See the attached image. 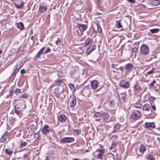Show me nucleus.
<instances>
[{
  "mask_svg": "<svg viewBox=\"0 0 160 160\" xmlns=\"http://www.w3.org/2000/svg\"><path fill=\"white\" fill-rule=\"evenodd\" d=\"M9 134V132L8 131H6L3 135V137L7 139L8 138Z\"/></svg>",
  "mask_w": 160,
  "mask_h": 160,
  "instance_id": "nucleus-45",
  "label": "nucleus"
},
{
  "mask_svg": "<svg viewBox=\"0 0 160 160\" xmlns=\"http://www.w3.org/2000/svg\"><path fill=\"white\" fill-rule=\"evenodd\" d=\"M105 160H115L114 155L111 154V156H108L105 158Z\"/></svg>",
  "mask_w": 160,
  "mask_h": 160,
  "instance_id": "nucleus-27",
  "label": "nucleus"
},
{
  "mask_svg": "<svg viewBox=\"0 0 160 160\" xmlns=\"http://www.w3.org/2000/svg\"><path fill=\"white\" fill-rule=\"evenodd\" d=\"M116 27L118 28H120L122 27V25L120 21H118L116 23Z\"/></svg>",
  "mask_w": 160,
  "mask_h": 160,
  "instance_id": "nucleus-41",
  "label": "nucleus"
},
{
  "mask_svg": "<svg viewBox=\"0 0 160 160\" xmlns=\"http://www.w3.org/2000/svg\"><path fill=\"white\" fill-rule=\"evenodd\" d=\"M134 106L137 108H140L142 107V104L139 103H137L134 104Z\"/></svg>",
  "mask_w": 160,
  "mask_h": 160,
  "instance_id": "nucleus-39",
  "label": "nucleus"
},
{
  "mask_svg": "<svg viewBox=\"0 0 160 160\" xmlns=\"http://www.w3.org/2000/svg\"><path fill=\"white\" fill-rule=\"evenodd\" d=\"M156 82V81L154 80L148 85L150 86V88H154V84Z\"/></svg>",
  "mask_w": 160,
  "mask_h": 160,
  "instance_id": "nucleus-38",
  "label": "nucleus"
},
{
  "mask_svg": "<svg viewBox=\"0 0 160 160\" xmlns=\"http://www.w3.org/2000/svg\"><path fill=\"white\" fill-rule=\"evenodd\" d=\"M96 48V47L95 45H92L89 47L87 49V53L88 55L90 53L95 50Z\"/></svg>",
  "mask_w": 160,
  "mask_h": 160,
  "instance_id": "nucleus-14",
  "label": "nucleus"
},
{
  "mask_svg": "<svg viewBox=\"0 0 160 160\" xmlns=\"http://www.w3.org/2000/svg\"><path fill=\"white\" fill-rule=\"evenodd\" d=\"M92 41V40L89 38H87L86 39L84 43V46H87L91 41Z\"/></svg>",
  "mask_w": 160,
  "mask_h": 160,
  "instance_id": "nucleus-37",
  "label": "nucleus"
},
{
  "mask_svg": "<svg viewBox=\"0 0 160 160\" xmlns=\"http://www.w3.org/2000/svg\"><path fill=\"white\" fill-rule=\"evenodd\" d=\"M149 48L146 45L142 44L141 45L140 49L141 54L143 55H147L149 52Z\"/></svg>",
  "mask_w": 160,
  "mask_h": 160,
  "instance_id": "nucleus-4",
  "label": "nucleus"
},
{
  "mask_svg": "<svg viewBox=\"0 0 160 160\" xmlns=\"http://www.w3.org/2000/svg\"><path fill=\"white\" fill-rule=\"evenodd\" d=\"M152 109L154 111L156 110V107L155 105H153L152 106Z\"/></svg>",
  "mask_w": 160,
  "mask_h": 160,
  "instance_id": "nucleus-59",
  "label": "nucleus"
},
{
  "mask_svg": "<svg viewBox=\"0 0 160 160\" xmlns=\"http://www.w3.org/2000/svg\"><path fill=\"white\" fill-rule=\"evenodd\" d=\"M138 47H135L134 48H133L132 50V51L133 52H136L138 50Z\"/></svg>",
  "mask_w": 160,
  "mask_h": 160,
  "instance_id": "nucleus-49",
  "label": "nucleus"
},
{
  "mask_svg": "<svg viewBox=\"0 0 160 160\" xmlns=\"http://www.w3.org/2000/svg\"><path fill=\"white\" fill-rule=\"evenodd\" d=\"M139 151L141 153L143 154L144 152L146 151V148L142 144H141L139 148Z\"/></svg>",
  "mask_w": 160,
  "mask_h": 160,
  "instance_id": "nucleus-26",
  "label": "nucleus"
},
{
  "mask_svg": "<svg viewBox=\"0 0 160 160\" xmlns=\"http://www.w3.org/2000/svg\"><path fill=\"white\" fill-rule=\"evenodd\" d=\"M67 119L66 116L64 115H61L58 118V120L61 122H63Z\"/></svg>",
  "mask_w": 160,
  "mask_h": 160,
  "instance_id": "nucleus-21",
  "label": "nucleus"
},
{
  "mask_svg": "<svg viewBox=\"0 0 160 160\" xmlns=\"http://www.w3.org/2000/svg\"><path fill=\"white\" fill-rule=\"evenodd\" d=\"M102 111L100 112H97L95 113L94 116L97 118H99L102 117Z\"/></svg>",
  "mask_w": 160,
  "mask_h": 160,
  "instance_id": "nucleus-30",
  "label": "nucleus"
},
{
  "mask_svg": "<svg viewBox=\"0 0 160 160\" xmlns=\"http://www.w3.org/2000/svg\"><path fill=\"white\" fill-rule=\"evenodd\" d=\"M75 91V89L74 85L71 84V91L73 93Z\"/></svg>",
  "mask_w": 160,
  "mask_h": 160,
  "instance_id": "nucleus-43",
  "label": "nucleus"
},
{
  "mask_svg": "<svg viewBox=\"0 0 160 160\" xmlns=\"http://www.w3.org/2000/svg\"><path fill=\"white\" fill-rule=\"evenodd\" d=\"M151 108V103H146L143 106L142 110L143 111L147 112L148 115H150L151 113L152 112Z\"/></svg>",
  "mask_w": 160,
  "mask_h": 160,
  "instance_id": "nucleus-5",
  "label": "nucleus"
},
{
  "mask_svg": "<svg viewBox=\"0 0 160 160\" xmlns=\"http://www.w3.org/2000/svg\"><path fill=\"white\" fill-rule=\"evenodd\" d=\"M45 48V47H43L41 49V50L38 52V53L35 56L34 58V60H37L41 56V54L43 52V51Z\"/></svg>",
  "mask_w": 160,
  "mask_h": 160,
  "instance_id": "nucleus-11",
  "label": "nucleus"
},
{
  "mask_svg": "<svg viewBox=\"0 0 160 160\" xmlns=\"http://www.w3.org/2000/svg\"><path fill=\"white\" fill-rule=\"evenodd\" d=\"M47 10V7L46 6L43 5H40L39 6V11L41 13L44 12Z\"/></svg>",
  "mask_w": 160,
  "mask_h": 160,
  "instance_id": "nucleus-15",
  "label": "nucleus"
},
{
  "mask_svg": "<svg viewBox=\"0 0 160 160\" xmlns=\"http://www.w3.org/2000/svg\"><path fill=\"white\" fill-rule=\"evenodd\" d=\"M16 25L18 28H19L21 30H23L24 29L23 24L22 22H21L16 23Z\"/></svg>",
  "mask_w": 160,
  "mask_h": 160,
  "instance_id": "nucleus-19",
  "label": "nucleus"
},
{
  "mask_svg": "<svg viewBox=\"0 0 160 160\" xmlns=\"http://www.w3.org/2000/svg\"><path fill=\"white\" fill-rule=\"evenodd\" d=\"M5 152L6 154L9 155H11L13 153V151L9 149H6L5 150Z\"/></svg>",
  "mask_w": 160,
  "mask_h": 160,
  "instance_id": "nucleus-29",
  "label": "nucleus"
},
{
  "mask_svg": "<svg viewBox=\"0 0 160 160\" xmlns=\"http://www.w3.org/2000/svg\"><path fill=\"white\" fill-rule=\"evenodd\" d=\"M102 117L104 121L107 120L109 118V115L107 113L102 112Z\"/></svg>",
  "mask_w": 160,
  "mask_h": 160,
  "instance_id": "nucleus-25",
  "label": "nucleus"
},
{
  "mask_svg": "<svg viewBox=\"0 0 160 160\" xmlns=\"http://www.w3.org/2000/svg\"><path fill=\"white\" fill-rule=\"evenodd\" d=\"M51 128L48 125H45L42 129V132L44 135H46L51 131Z\"/></svg>",
  "mask_w": 160,
  "mask_h": 160,
  "instance_id": "nucleus-7",
  "label": "nucleus"
},
{
  "mask_svg": "<svg viewBox=\"0 0 160 160\" xmlns=\"http://www.w3.org/2000/svg\"><path fill=\"white\" fill-rule=\"evenodd\" d=\"M54 92L56 94H58L60 92L59 91V88H56L54 90Z\"/></svg>",
  "mask_w": 160,
  "mask_h": 160,
  "instance_id": "nucleus-46",
  "label": "nucleus"
},
{
  "mask_svg": "<svg viewBox=\"0 0 160 160\" xmlns=\"http://www.w3.org/2000/svg\"><path fill=\"white\" fill-rule=\"evenodd\" d=\"M145 158L146 160H156L154 157L151 154H147L145 157Z\"/></svg>",
  "mask_w": 160,
  "mask_h": 160,
  "instance_id": "nucleus-20",
  "label": "nucleus"
},
{
  "mask_svg": "<svg viewBox=\"0 0 160 160\" xmlns=\"http://www.w3.org/2000/svg\"><path fill=\"white\" fill-rule=\"evenodd\" d=\"M120 86L125 88H128L129 87V83L125 80H122L120 82Z\"/></svg>",
  "mask_w": 160,
  "mask_h": 160,
  "instance_id": "nucleus-9",
  "label": "nucleus"
},
{
  "mask_svg": "<svg viewBox=\"0 0 160 160\" xmlns=\"http://www.w3.org/2000/svg\"><path fill=\"white\" fill-rule=\"evenodd\" d=\"M152 5L155 6L160 4V0H151Z\"/></svg>",
  "mask_w": 160,
  "mask_h": 160,
  "instance_id": "nucleus-23",
  "label": "nucleus"
},
{
  "mask_svg": "<svg viewBox=\"0 0 160 160\" xmlns=\"http://www.w3.org/2000/svg\"><path fill=\"white\" fill-rule=\"evenodd\" d=\"M99 82L96 80H93L91 82V85L92 88L93 90L96 89L98 87Z\"/></svg>",
  "mask_w": 160,
  "mask_h": 160,
  "instance_id": "nucleus-13",
  "label": "nucleus"
},
{
  "mask_svg": "<svg viewBox=\"0 0 160 160\" xmlns=\"http://www.w3.org/2000/svg\"><path fill=\"white\" fill-rule=\"evenodd\" d=\"M121 98L124 102L126 100V94L125 93H121Z\"/></svg>",
  "mask_w": 160,
  "mask_h": 160,
  "instance_id": "nucleus-34",
  "label": "nucleus"
},
{
  "mask_svg": "<svg viewBox=\"0 0 160 160\" xmlns=\"http://www.w3.org/2000/svg\"><path fill=\"white\" fill-rule=\"evenodd\" d=\"M73 132L78 135L80 133L81 131L79 130H74Z\"/></svg>",
  "mask_w": 160,
  "mask_h": 160,
  "instance_id": "nucleus-47",
  "label": "nucleus"
},
{
  "mask_svg": "<svg viewBox=\"0 0 160 160\" xmlns=\"http://www.w3.org/2000/svg\"><path fill=\"white\" fill-rule=\"evenodd\" d=\"M7 139L4 138L3 137H2L0 139V141L2 142H4L6 141Z\"/></svg>",
  "mask_w": 160,
  "mask_h": 160,
  "instance_id": "nucleus-51",
  "label": "nucleus"
},
{
  "mask_svg": "<svg viewBox=\"0 0 160 160\" xmlns=\"http://www.w3.org/2000/svg\"><path fill=\"white\" fill-rule=\"evenodd\" d=\"M82 92V95L85 97L88 96L90 94L89 90L87 88L83 89Z\"/></svg>",
  "mask_w": 160,
  "mask_h": 160,
  "instance_id": "nucleus-17",
  "label": "nucleus"
},
{
  "mask_svg": "<svg viewBox=\"0 0 160 160\" xmlns=\"http://www.w3.org/2000/svg\"><path fill=\"white\" fill-rule=\"evenodd\" d=\"M62 82L63 81L62 80H61L57 81L56 82L55 84L57 86H61V84L62 83Z\"/></svg>",
  "mask_w": 160,
  "mask_h": 160,
  "instance_id": "nucleus-44",
  "label": "nucleus"
},
{
  "mask_svg": "<svg viewBox=\"0 0 160 160\" xmlns=\"http://www.w3.org/2000/svg\"><path fill=\"white\" fill-rule=\"evenodd\" d=\"M118 137V136L114 135L112 136V138H114V139H116Z\"/></svg>",
  "mask_w": 160,
  "mask_h": 160,
  "instance_id": "nucleus-60",
  "label": "nucleus"
},
{
  "mask_svg": "<svg viewBox=\"0 0 160 160\" xmlns=\"http://www.w3.org/2000/svg\"><path fill=\"white\" fill-rule=\"evenodd\" d=\"M127 1L131 3H134L135 2L134 0H127Z\"/></svg>",
  "mask_w": 160,
  "mask_h": 160,
  "instance_id": "nucleus-57",
  "label": "nucleus"
},
{
  "mask_svg": "<svg viewBox=\"0 0 160 160\" xmlns=\"http://www.w3.org/2000/svg\"><path fill=\"white\" fill-rule=\"evenodd\" d=\"M62 41V37L60 36L58 37L57 40L56 41V43L57 45L61 43Z\"/></svg>",
  "mask_w": 160,
  "mask_h": 160,
  "instance_id": "nucleus-35",
  "label": "nucleus"
},
{
  "mask_svg": "<svg viewBox=\"0 0 160 160\" xmlns=\"http://www.w3.org/2000/svg\"><path fill=\"white\" fill-rule=\"evenodd\" d=\"M99 153L98 154L97 158L98 159H102L104 151L102 149L99 150Z\"/></svg>",
  "mask_w": 160,
  "mask_h": 160,
  "instance_id": "nucleus-22",
  "label": "nucleus"
},
{
  "mask_svg": "<svg viewBox=\"0 0 160 160\" xmlns=\"http://www.w3.org/2000/svg\"><path fill=\"white\" fill-rule=\"evenodd\" d=\"M76 100L75 99H73L72 100V102L71 103V107H74L76 104Z\"/></svg>",
  "mask_w": 160,
  "mask_h": 160,
  "instance_id": "nucleus-36",
  "label": "nucleus"
},
{
  "mask_svg": "<svg viewBox=\"0 0 160 160\" xmlns=\"http://www.w3.org/2000/svg\"><path fill=\"white\" fill-rule=\"evenodd\" d=\"M77 27L80 31L82 33L86 30L88 28V26L87 25L79 23L77 24Z\"/></svg>",
  "mask_w": 160,
  "mask_h": 160,
  "instance_id": "nucleus-6",
  "label": "nucleus"
},
{
  "mask_svg": "<svg viewBox=\"0 0 160 160\" xmlns=\"http://www.w3.org/2000/svg\"><path fill=\"white\" fill-rule=\"evenodd\" d=\"M74 138L71 137V142L74 141Z\"/></svg>",
  "mask_w": 160,
  "mask_h": 160,
  "instance_id": "nucleus-61",
  "label": "nucleus"
},
{
  "mask_svg": "<svg viewBox=\"0 0 160 160\" xmlns=\"http://www.w3.org/2000/svg\"><path fill=\"white\" fill-rule=\"evenodd\" d=\"M141 116V112L138 110H134L131 115V118L133 120L138 119Z\"/></svg>",
  "mask_w": 160,
  "mask_h": 160,
  "instance_id": "nucleus-3",
  "label": "nucleus"
},
{
  "mask_svg": "<svg viewBox=\"0 0 160 160\" xmlns=\"http://www.w3.org/2000/svg\"><path fill=\"white\" fill-rule=\"evenodd\" d=\"M21 67V66H19L18 64L17 63L16 65L15 66V69L14 70V71L13 72V73L11 75V76L12 77L13 75H15V74L18 72L19 69Z\"/></svg>",
  "mask_w": 160,
  "mask_h": 160,
  "instance_id": "nucleus-18",
  "label": "nucleus"
},
{
  "mask_svg": "<svg viewBox=\"0 0 160 160\" xmlns=\"http://www.w3.org/2000/svg\"><path fill=\"white\" fill-rule=\"evenodd\" d=\"M21 92V90L20 89L18 88L16 89L15 91H14V92L17 95L18 94L20 93Z\"/></svg>",
  "mask_w": 160,
  "mask_h": 160,
  "instance_id": "nucleus-48",
  "label": "nucleus"
},
{
  "mask_svg": "<svg viewBox=\"0 0 160 160\" xmlns=\"http://www.w3.org/2000/svg\"><path fill=\"white\" fill-rule=\"evenodd\" d=\"M62 142L63 143H69L70 142V138H65L62 139Z\"/></svg>",
  "mask_w": 160,
  "mask_h": 160,
  "instance_id": "nucleus-28",
  "label": "nucleus"
},
{
  "mask_svg": "<svg viewBox=\"0 0 160 160\" xmlns=\"http://www.w3.org/2000/svg\"><path fill=\"white\" fill-rule=\"evenodd\" d=\"M28 96L27 95V93H25L22 94L21 95V97L22 98H27V97H28Z\"/></svg>",
  "mask_w": 160,
  "mask_h": 160,
  "instance_id": "nucleus-53",
  "label": "nucleus"
},
{
  "mask_svg": "<svg viewBox=\"0 0 160 160\" xmlns=\"http://www.w3.org/2000/svg\"><path fill=\"white\" fill-rule=\"evenodd\" d=\"M14 4L18 8L21 9L24 5V2L21 0H17L14 2Z\"/></svg>",
  "mask_w": 160,
  "mask_h": 160,
  "instance_id": "nucleus-8",
  "label": "nucleus"
},
{
  "mask_svg": "<svg viewBox=\"0 0 160 160\" xmlns=\"http://www.w3.org/2000/svg\"><path fill=\"white\" fill-rule=\"evenodd\" d=\"M51 51V49L49 48H48L47 49L46 51L43 52V53L44 54H46V53L50 52Z\"/></svg>",
  "mask_w": 160,
  "mask_h": 160,
  "instance_id": "nucleus-52",
  "label": "nucleus"
},
{
  "mask_svg": "<svg viewBox=\"0 0 160 160\" xmlns=\"http://www.w3.org/2000/svg\"><path fill=\"white\" fill-rule=\"evenodd\" d=\"M34 136L36 137L37 139H38L39 137V133H36L34 134Z\"/></svg>",
  "mask_w": 160,
  "mask_h": 160,
  "instance_id": "nucleus-54",
  "label": "nucleus"
},
{
  "mask_svg": "<svg viewBox=\"0 0 160 160\" xmlns=\"http://www.w3.org/2000/svg\"><path fill=\"white\" fill-rule=\"evenodd\" d=\"M152 57L154 58H156V56L155 54H152Z\"/></svg>",
  "mask_w": 160,
  "mask_h": 160,
  "instance_id": "nucleus-64",
  "label": "nucleus"
},
{
  "mask_svg": "<svg viewBox=\"0 0 160 160\" xmlns=\"http://www.w3.org/2000/svg\"><path fill=\"white\" fill-rule=\"evenodd\" d=\"M125 69L127 72H129L133 70V66L130 63H128L126 64L125 67Z\"/></svg>",
  "mask_w": 160,
  "mask_h": 160,
  "instance_id": "nucleus-10",
  "label": "nucleus"
},
{
  "mask_svg": "<svg viewBox=\"0 0 160 160\" xmlns=\"http://www.w3.org/2000/svg\"><path fill=\"white\" fill-rule=\"evenodd\" d=\"M119 69L122 72H123V69H125V67L122 66H120L119 67Z\"/></svg>",
  "mask_w": 160,
  "mask_h": 160,
  "instance_id": "nucleus-56",
  "label": "nucleus"
},
{
  "mask_svg": "<svg viewBox=\"0 0 160 160\" xmlns=\"http://www.w3.org/2000/svg\"><path fill=\"white\" fill-rule=\"evenodd\" d=\"M25 106V105H24ZM23 108V105L21 103H17L15 106L14 109L15 112L19 116H21L22 114V111L26 107L24 106Z\"/></svg>",
  "mask_w": 160,
  "mask_h": 160,
  "instance_id": "nucleus-1",
  "label": "nucleus"
},
{
  "mask_svg": "<svg viewBox=\"0 0 160 160\" xmlns=\"http://www.w3.org/2000/svg\"><path fill=\"white\" fill-rule=\"evenodd\" d=\"M21 73L23 74L25 73V71L24 69H22L20 70Z\"/></svg>",
  "mask_w": 160,
  "mask_h": 160,
  "instance_id": "nucleus-55",
  "label": "nucleus"
},
{
  "mask_svg": "<svg viewBox=\"0 0 160 160\" xmlns=\"http://www.w3.org/2000/svg\"><path fill=\"white\" fill-rule=\"evenodd\" d=\"M121 125L119 124H117L115 125L113 127V130L112 133L115 132H120V128Z\"/></svg>",
  "mask_w": 160,
  "mask_h": 160,
  "instance_id": "nucleus-16",
  "label": "nucleus"
},
{
  "mask_svg": "<svg viewBox=\"0 0 160 160\" xmlns=\"http://www.w3.org/2000/svg\"><path fill=\"white\" fill-rule=\"evenodd\" d=\"M155 69L154 68H153L150 71L147 72L145 74L146 76H148V75H147L146 74H147L148 75H150L151 74H152L155 72Z\"/></svg>",
  "mask_w": 160,
  "mask_h": 160,
  "instance_id": "nucleus-32",
  "label": "nucleus"
},
{
  "mask_svg": "<svg viewBox=\"0 0 160 160\" xmlns=\"http://www.w3.org/2000/svg\"><path fill=\"white\" fill-rule=\"evenodd\" d=\"M14 91L13 90H10V94L7 95V97H11L14 95Z\"/></svg>",
  "mask_w": 160,
  "mask_h": 160,
  "instance_id": "nucleus-42",
  "label": "nucleus"
},
{
  "mask_svg": "<svg viewBox=\"0 0 160 160\" xmlns=\"http://www.w3.org/2000/svg\"><path fill=\"white\" fill-rule=\"evenodd\" d=\"M149 31L152 33H158L159 31V30L158 28H153L150 29Z\"/></svg>",
  "mask_w": 160,
  "mask_h": 160,
  "instance_id": "nucleus-33",
  "label": "nucleus"
},
{
  "mask_svg": "<svg viewBox=\"0 0 160 160\" xmlns=\"http://www.w3.org/2000/svg\"><path fill=\"white\" fill-rule=\"evenodd\" d=\"M27 144V142H25L22 141L20 144V147L22 148L26 146Z\"/></svg>",
  "mask_w": 160,
  "mask_h": 160,
  "instance_id": "nucleus-40",
  "label": "nucleus"
},
{
  "mask_svg": "<svg viewBox=\"0 0 160 160\" xmlns=\"http://www.w3.org/2000/svg\"><path fill=\"white\" fill-rule=\"evenodd\" d=\"M117 160H121V158L120 156L119 157H118V158H117Z\"/></svg>",
  "mask_w": 160,
  "mask_h": 160,
  "instance_id": "nucleus-62",
  "label": "nucleus"
},
{
  "mask_svg": "<svg viewBox=\"0 0 160 160\" xmlns=\"http://www.w3.org/2000/svg\"><path fill=\"white\" fill-rule=\"evenodd\" d=\"M155 127V123L154 122H147L145 123V128H154Z\"/></svg>",
  "mask_w": 160,
  "mask_h": 160,
  "instance_id": "nucleus-12",
  "label": "nucleus"
},
{
  "mask_svg": "<svg viewBox=\"0 0 160 160\" xmlns=\"http://www.w3.org/2000/svg\"><path fill=\"white\" fill-rule=\"evenodd\" d=\"M144 82L142 81L139 82L137 81L133 86V91L135 93H137L139 92L142 89V87L143 86Z\"/></svg>",
  "mask_w": 160,
  "mask_h": 160,
  "instance_id": "nucleus-2",
  "label": "nucleus"
},
{
  "mask_svg": "<svg viewBox=\"0 0 160 160\" xmlns=\"http://www.w3.org/2000/svg\"><path fill=\"white\" fill-rule=\"evenodd\" d=\"M115 65L113 64H112L111 65V68L113 69H115Z\"/></svg>",
  "mask_w": 160,
  "mask_h": 160,
  "instance_id": "nucleus-58",
  "label": "nucleus"
},
{
  "mask_svg": "<svg viewBox=\"0 0 160 160\" xmlns=\"http://www.w3.org/2000/svg\"><path fill=\"white\" fill-rule=\"evenodd\" d=\"M115 102L114 101H112L110 103V106L113 108L115 105Z\"/></svg>",
  "mask_w": 160,
  "mask_h": 160,
  "instance_id": "nucleus-50",
  "label": "nucleus"
},
{
  "mask_svg": "<svg viewBox=\"0 0 160 160\" xmlns=\"http://www.w3.org/2000/svg\"><path fill=\"white\" fill-rule=\"evenodd\" d=\"M30 39L32 40H33V39H34V38H33V36H31L30 37Z\"/></svg>",
  "mask_w": 160,
  "mask_h": 160,
  "instance_id": "nucleus-63",
  "label": "nucleus"
},
{
  "mask_svg": "<svg viewBox=\"0 0 160 160\" xmlns=\"http://www.w3.org/2000/svg\"><path fill=\"white\" fill-rule=\"evenodd\" d=\"M118 145V142L116 141H112V143L111 147L109 148L111 150L114 149L116 146Z\"/></svg>",
  "mask_w": 160,
  "mask_h": 160,
  "instance_id": "nucleus-24",
  "label": "nucleus"
},
{
  "mask_svg": "<svg viewBox=\"0 0 160 160\" xmlns=\"http://www.w3.org/2000/svg\"><path fill=\"white\" fill-rule=\"evenodd\" d=\"M96 27L97 28V30L99 33H101L102 32V28L100 26L99 24L97 23L96 24Z\"/></svg>",
  "mask_w": 160,
  "mask_h": 160,
  "instance_id": "nucleus-31",
  "label": "nucleus"
}]
</instances>
